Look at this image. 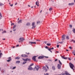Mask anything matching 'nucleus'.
Returning a JSON list of instances; mask_svg holds the SVG:
<instances>
[{
  "instance_id": "f257e3e1",
  "label": "nucleus",
  "mask_w": 75,
  "mask_h": 75,
  "mask_svg": "<svg viewBox=\"0 0 75 75\" xmlns=\"http://www.w3.org/2000/svg\"><path fill=\"white\" fill-rule=\"evenodd\" d=\"M69 64L71 68L73 69V71H74V64H72L71 63H70Z\"/></svg>"
},
{
  "instance_id": "f03ea898",
  "label": "nucleus",
  "mask_w": 75,
  "mask_h": 75,
  "mask_svg": "<svg viewBox=\"0 0 75 75\" xmlns=\"http://www.w3.org/2000/svg\"><path fill=\"white\" fill-rule=\"evenodd\" d=\"M39 69V67L38 66H36L35 68H34V70L35 71H38Z\"/></svg>"
},
{
  "instance_id": "7ed1b4c3",
  "label": "nucleus",
  "mask_w": 75,
  "mask_h": 75,
  "mask_svg": "<svg viewBox=\"0 0 75 75\" xmlns=\"http://www.w3.org/2000/svg\"><path fill=\"white\" fill-rule=\"evenodd\" d=\"M32 25L33 26L32 28L33 29V28H35V22H33L32 23Z\"/></svg>"
},
{
  "instance_id": "20e7f679",
  "label": "nucleus",
  "mask_w": 75,
  "mask_h": 75,
  "mask_svg": "<svg viewBox=\"0 0 75 75\" xmlns=\"http://www.w3.org/2000/svg\"><path fill=\"white\" fill-rule=\"evenodd\" d=\"M23 59V61H31V59H28V58L26 59Z\"/></svg>"
},
{
  "instance_id": "39448f33",
  "label": "nucleus",
  "mask_w": 75,
  "mask_h": 75,
  "mask_svg": "<svg viewBox=\"0 0 75 75\" xmlns=\"http://www.w3.org/2000/svg\"><path fill=\"white\" fill-rule=\"evenodd\" d=\"M37 57V56H33L32 58V59L33 61H36V59H35V58Z\"/></svg>"
},
{
  "instance_id": "423d86ee",
  "label": "nucleus",
  "mask_w": 75,
  "mask_h": 75,
  "mask_svg": "<svg viewBox=\"0 0 75 75\" xmlns=\"http://www.w3.org/2000/svg\"><path fill=\"white\" fill-rule=\"evenodd\" d=\"M42 68L43 70L45 71V72H47V68H46V67H43Z\"/></svg>"
},
{
  "instance_id": "0eeeda50",
  "label": "nucleus",
  "mask_w": 75,
  "mask_h": 75,
  "mask_svg": "<svg viewBox=\"0 0 75 75\" xmlns=\"http://www.w3.org/2000/svg\"><path fill=\"white\" fill-rule=\"evenodd\" d=\"M29 44H30V45H31V44H36V42H29Z\"/></svg>"
},
{
  "instance_id": "6e6552de",
  "label": "nucleus",
  "mask_w": 75,
  "mask_h": 75,
  "mask_svg": "<svg viewBox=\"0 0 75 75\" xmlns=\"http://www.w3.org/2000/svg\"><path fill=\"white\" fill-rule=\"evenodd\" d=\"M65 37H66V36L65 35H63L62 36V40H65Z\"/></svg>"
},
{
  "instance_id": "1a4fd4ad",
  "label": "nucleus",
  "mask_w": 75,
  "mask_h": 75,
  "mask_svg": "<svg viewBox=\"0 0 75 75\" xmlns=\"http://www.w3.org/2000/svg\"><path fill=\"white\" fill-rule=\"evenodd\" d=\"M57 67H58V69H60L61 68V66L59 64L58 65Z\"/></svg>"
},
{
  "instance_id": "9d476101",
  "label": "nucleus",
  "mask_w": 75,
  "mask_h": 75,
  "mask_svg": "<svg viewBox=\"0 0 75 75\" xmlns=\"http://www.w3.org/2000/svg\"><path fill=\"white\" fill-rule=\"evenodd\" d=\"M8 59V60H7V61H8V62H10V61H11V57H10Z\"/></svg>"
},
{
  "instance_id": "9b49d317",
  "label": "nucleus",
  "mask_w": 75,
  "mask_h": 75,
  "mask_svg": "<svg viewBox=\"0 0 75 75\" xmlns=\"http://www.w3.org/2000/svg\"><path fill=\"white\" fill-rule=\"evenodd\" d=\"M65 74L66 75H71V74H69V73H68L67 71H65Z\"/></svg>"
},
{
  "instance_id": "f8f14e48",
  "label": "nucleus",
  "mask_w": 75,
  "mask_h": 75,
  "mask_svg": "<svg viewBox=\"0 0 75 75\" xmlns=\"http://www.w3.org/2000/svg\"><path fill=\"white\" fill-rule=\"evenodd\" d=\"M19 40L20 41H23V40H24V38H21L19 39Z\"/></svg>"
},
{
  "instance_id": "ddd939ff",
  "label": "nucleus",
  "mask_w": 75,
  "mask_h": 75,
  "mask_svg": "<svg viewBox=\"0 0 75 75\" xmlns=\"http://www.w3.org/2000/svg\"><path fill=\"white\" fill-rule=\"evenodd\" d=\"M28 70H32V69H33V68H32L31 67H29L28 68Z\"/></svg>"
},
{
  "instance_id": "4468645a",
  "label": "nucleus",
  "mask_w": 75,
  "mask_h": 75,
  "mask_svg": "<svg viewBox=\"0 0 75 75\" xmlns=\"http://www.w3.org/2000/svg\"><path fill=\"white\" fill-rule=\"evenodd\" d=\"M38 58L39 59H42V58H44L43 56H40L38 57Z\"/></svg>"
},
{
  "instance_id": "2eb2a0df",
  "label": "nucleus",
  "mask_w": 75,
  "mask_h": 75,
  "mask_svg": "<svg viewBox=\"0 0 75 75\" xmlns=\"http://www.w3.org/2000/svg\"><path fill=\"white\" fill-rule=\"evenodd\" d=\"M74 3H69V6H72V5H74Z\"/></svg>"
},
{
  "instance_id": "dca6fc26",
  "label": "nucleus",
  "mask_w": 75,
  "mask_h": 75,
  "mask_svg": "<svg viewBox=\"0 0 75 75\" xmlns=\"http://www.w3.org/2000/svg\"><path fill=\"white\" fill-rule=\"evenodd\" d=\"M52 68L53 70H55V67L54 66H52Z\"/></svg>"
},
{
  "instance_id": "f3484780",
  "label": "nucleus",
  "mask_w": 75,
  "mask_h": 75,
  "mask_svg": "<svg viewBox=\"0 0 75 75\" xmlns=\"http://www.w3.org/2000/svg\"><path fill=\"white\" fill-rule=\"evenodd\" d=\"M22 57H27V55L25 54H22L21 55Z\"/></svg>"
},
{
  "instance_id": "a211bd4d",
  "label": "nucleus",
  "mask_w": 75,
  "mask_h": 75,
  "mask_svg": "<svg viewBox=\"0 0 75 75\" xmlns=\"http://www.w3.org/2000/svg\"><path fill=\"white\" fill-rule=\"evenodd\" d=\"M36 4L38 6H39V3L37 1L36 2Z\"/></svg>"
},
{
  "instance_id": "6ab92c4d",
  "label": "nucleus",
  "mask_w": 75,
  "mask_h": 75,
  "mask_svg": "<svg viewBox=\"0 0 75 75\" xmlns=\"http://www.w3.org/2000/svg\"><path fill=\"white\" fill-rule=\"evenodd\" d=\"M20 58L19 57H17L15 58L16 59H19Z\"/></svg>"
},
{
  "instance_id": "aec40b11",
  "label": "nucleus",
  "mask_w": 75,
  "mask_h": 75,
  "mask_svg": "<svg viewBox=\"0 0 75 75\" xmlns=\"http://www.w3.org/2000/svg\"><path fill=\"white\" fill-rule=\"evenodd\" d=\"M26 25L28 26L30 25V23H28L26 24Z\"/></svg>"
},
{
  "instance_id": "412c9836",
  "label": "nucleus",
  "mask_w": 75,
  "mask_h": 75,
  "mask_svg": "<svg viewBox=\"0 0 75 75\" xmlns=\"http://www.w3.org/2000/svg\"><path fill=\"white\" fill-rule=\"evenodd\" d=\"M18 23H22V20H20L18 22Z\"/></svg>"
},
{
  "instance_id": "4be33fe9",
  "label": "nucleus",
  "mask_w": 75,
  "mask_h": 75,
  "mask_svg": "<svg viewBox=\"0 0 75 75\" xmlns=\"http://www.w3.org/2000/svg\"><path fill=\"white\" fill-rule=\"evenodd\" d=\"M72 54H74V55H75V50H74V51L72 52Z\"/></svg>"
},
{
  "instance_id": "5701e85b",
  "label": "nucleus",
  "mask_w": 75,
  "mask_h": 75,
  "mask_svg": "<svg viewBox=\"0 0 75 75\" xmlns=\"http://www.w3.org/2000/svg\"><path fill=\"white\" fill-rule=\"evenodd\" d=\"M66 38H67V40H69V36H67Z\"/></svg>"
},
{
  "instance_id": "b1692460",
  "label": "nucleus",
  "mask_w": 75,
  "mask_h": 75,
  "mask_svg": "<svg viewBox=\"0 0 75 75\" xmlns=\"http://www.w3.org/2000/svg\"><path fill=\"white\" fill-rule=\"evenodd\" d=\"M1 18H2V16H1V13H0V19H1Z\"/></svg>"
},
{
  "instance_id": "393cba45",
  "label": "nucleus",
  "mask_w": 75,
  "mask_h": 75,
  "mask_svg": "<svg viewBox=\"0 0 75 75\" xmlns=\"http://www.w3.org/2000/svg\"><path fill=\"white\" fill-rule=\"evenodd\" d=\"M48 50H49V51H50V52H51V53H52V51H51V48L48 49Z\"/></svg>"
},
{
  "instance_id": "a878e982",
  "label": "nucleus",
  "mask_w": 75,
  "mask_h": 75,
  "mask_svg": "<svg viewBox=\"0 0 75 75\" xmlns=\"http://www.w3.org/2000/svg\"><path fill=\"white\" fill-rule=\"evenodd\" d=\"M16 27V25H14V26L13 27V29H14Z\"/></svg>"
},
{
  "instance_id": "bb28decb",
  "label": "nucleus",
  "mask_w": 75,
  "mask_h": 75,
  "mask_svg": "<svg viewBox=\"0 0 75 75\" xmlns=\"http://www.w3.org/2000/svg\"><path fill=\"white\" fill-rule=\"evenodd\" d=\"M47 45L48 46H50V45H51V44H50V43H47Z\"/></svg>"
},
{
  "instance_id": "cd10ccee",
  "label": "nucleus",
  "mask_w": 75,
  "mask_h": 75,
  "mask_svg": "<svg viewBox=\"0 0 75 75\" xmlns=\"http://www.w3.org/2000/svg\"><path fill=\"white\" fill-rule=\"evenodd\" d=\"M59 63L60 64V65H62V63L61 62V61H60V60H59Z\"/></svg>"
},
{
  "instance_id": "c85d7f7f",
  "label": "nucleus",
  "mask_w": 75,
  "mask_h": 75,
  "mask_svg": "<svg viewBox=\"0 0 75 75\" xmlns=\"http://www.w3.org/2000/svg\"><path fill=\"white\" fill-rule=\"evenodd\" d=\"M20 61H16V63H20Z\"/></svg>"
},
{
  "instance_id": "c756f323",
  "label": "nucleus",
  "mask_w": 75,
  "mask_h": 75,
  "mask_svg": "<svg viewBox=\"0 0 75 75\" xmlns=\"http://www.w3.org/2000/svg\"><path fill=\"white\" fill-rule=\"evenodd\" d=\"M61 74H62V75H65V73H64L63 72H62Z\"/></svg>"
},
{
  "instance_id": "7c9ffc66",
  "label": "nucleus",
  "mask_w": 75,
  "mask_h": 75,
  "mask_svg": "<svg viewBox=\"0 0 75 75\" xmlns=\"http://www.w3.org/2000/svg\"><path fill=\"white\" fill-rule=\"evenodd\" d=\"M73 31L74 33H75V29H74L73 30Z\"/></svg>"
},
{
  "instance_id": "2f4dec72",
  "label": "nucleus",
  "mask_w": 75,
  "mask_h": 75,
  "mask_svg": "<svg viewBox=\"0 0 75 75\" xmlns=\"http://www.w3.org/2000/svg\"><path fill=\"white\" fill-rule=\"evenodd\" d=\"M40 21H38L37 22V24H40Z\"/></svg>"
},
{
  "instance_id": "473e14b6",
  "label": "nucleus",
  "mask_w": 75,
  "mask_h": 75,
  "mask_svg": "<svg viewBox=\"0 0 75 75\" xmlns=\"http://www.w3.org/2000/svg\"><path fill=\"white\" fill-rule=\"evenodd\" d=\"M4 5V4H2V3H0V6H3Z\"/></svg>"
},
{
  "instance_id": "72a5a7b5",
  "label": "nucleus",
  "mask_w": 75,
  "mask_h": 75,
  "mask_svg": "<svg viewBox=\"0 0 75 75\" xmlns=\"http://www.w3.org/2000/svg\"><path fill=\"white\" fill-rule=\"evenodd\" d=\"M34 65V64L32 63L30 65V67H31V66H33V65Z\"/></svg>"
},
{
  "instance_id": "f704fd0d",
  "label": "nucleus",
  "mask_w": 75,
  "mask_h": 75,
  "mask_svg": "<svg viewBox=\"0 0 75 75\" xmlns=\"http://www.w3.org/2000/svg\"><path fill=\"white\" fill-rule=\"evenodd\" d=\"M49 10L50 11H51V10H52V8H50L49 9Z\"/></svg>"
},
{
  "instance_id": "c9c22d12",
  "label": "nucleus",
  "mask_w": 75,
  "mask_h": 75,
  "mask_svg": "<svg viewBox=\"0 0 75 75\" xmlns=\"http://www.w3.org/2000/svg\"><path fill=\"white\" fill-rule=\"evenodd\" d=\"M69 48L71 50H72V47H69Z\"/></svg>"
},
{
  "instance_id": "e433bc0d",
  "label": "nucleus",
  "mask_w": 75,
  "mask_h": 75,
  "mask_svg": "<svg viewBox=\"0 0 75 75\" xmlns=\"http://www.w3.org/2000/svg\"><path fill=\"white\" fill-rule=\"evenodd\" d=\"M6 33V31H4L2 33L4 34V33Z\"/></svg>"
},
{
  "instance_id": "4c0bfd02",
  "label": "nucleus",
  "mask_w": 75,
  "mask_h": 75,
  "mask_svg": "<svg viewBox=\"0 0 75 75\" xmlns=\"http://www.w3.org/2000/svg\"><path fill=\"white\" fill-rule=\"evenodd\" d=\"M2 55V53H0V58L1 57V55Z\"/></svg>"
},
{
  "instance_id": "58836bf2",
  "label": "nucleus",
  "mask_w": 75,
  "mask_h": 75,
  "mask_svg": "<svg viewBox=\"0 0 75 75\" xmlns=\"http://www.w3.org/2000/svg\"><path fill=\"white\" fill-rule=\"evenodd\" d=\"M26 63H27V62H23V64H26Z\"/></svg>"
},
{
  "instance_id": "ea45409f",
  "label": "nucleus",
  "mask_w": 75,
  "mask_h": 75,
  "mask_svg": "<svg viewBox=\"0 0 75 75\" xmlns=\"http://www.w3.org/2000/svg\"><path fill=\"white\" fill-rule=\"evenodd\" d=\"M46 67H47V68L48 69H49V68L48 67V66H47V65H46Z\"/></svg>"
},
{
  "instance_id": "a19ab883",
  "label": "nucleus",
  "mask_w": 75,
  "mask_h": 75,
  "mask_svg": "<svg viewBox=\"0 0 75 75\" xmlns=\"http://www.w3.org/2000/svg\"><path fill=\"white\" fill-rule=\"evenodd\" d=\"M69 27H71V28H72V25H69Z\"/></svg>"
},
{
  "instance_id": "79ce46f5",
  "label": "nucleus",
  "mask_w": 75,
  "mask_h": 75,
  "mask_svg": "<svg viewBox=\"0 0 75 75\" xmlns=\"http://www.w3.org/2000/svg\"><path fill=\"white\" fill-rule=\"evenodd\" d=\"M63 42H59V43H60V44H62L63 43Z\"/></svg>"
},
{
  "instance_id": "37998d69",
  "label": "nucleus",
  "mask_w": 75,
  "mask_h": 75,
  "mask_svg": "<svg viewBox=\"0 0 75 75\" xmlns=\"http://www.w3.org/2000/svg\"><path fill=\"white\" fill-rule=\"evenodd\" d=\"M44 74V75H49V74H48V73H46V74Z\"/></svg>"
},
{
  "instance_id": "c03bdc74",
  "label": "nucleus",
  "mask_w": 75,
  "mask_h": 75,
  "mask_svg": "<svg viewBox=\"0 0 75 75\" xmlns=\"http://www.w3.org/2000/svg\"><path fill=\"white\" fill-rule=\"evenodd\" d=\"M62 59H64L65 57L64 56H62Z\"/></svg>"
},
{
  "instance_id": "a18cd8bd",
  "label": "nucleus",
  "mask_w": 75,
  "mask_h": 75,
  "mask_svg": "<svg viewBox=\"0 0 75 75\" xmlns=\"http://www.w3.org/2000/svg\"><path fill=\"white\" fill-rule=\"evenodd\" d=\"M16 67H13V69H16Z\"/></svg>"
},
{
  "instance_id": "49530a36",
  "label": "nucleus",
  "mask_w": 75,
  "mask_h": 75,
  "mask_svg": "<svg viewBox=\"0 0 75 75\" xmlns=\"http://www.w3.org/2000/svg\"><path fill=\"white\" fill-rule=\"evenodd\" d=\"M57 48H59V45H57Z\"/></svg>"
},
{
  "instance_id": "de8ad7c7",
  "label": "nucleus",
  "mask_w": 75,
  "mask_h": 75,
  "mask_svg": "<svg viewBox=\"0 0 75 75\" xmlns=\"http://www.w3.org/2000/svg\"><path fill=\"white\" fill-rule=\"evenodd\" d=\"M64 59H67V57H64Z\"/></svg>"
},
{
  "instance_id": "09e8293b",
  "label": "nucleus",
  "mask_w": 75,
  "mask_h": 75,
  "mask_svg": "<svg viewBox=\"0 0 75 75\" xmlns=\"http://www.w3.org/2000/svg\"><path fill=\"white\" fill-rule=\"evenodd\" d=\"M19 46V45H17L16 46V47H18Z\"/></svg>"
},
{
  "instance_id": "8fccbe9b",
  "label": "nucleus",
  "mask_w": 75,
  "mask_h": 75,
  "mask_svg": "<svg viewBox=\"0 0 75 75\" xmlns=\"http://www.w3.org/2000/svg\"><path fill=\"white\" fill-rule=\"evenodd\" d=\"M36 41H40V40L38 39L36 40Z\"/></svg>"
},
{
  "instance_id": "3c124183",
  "label": "nucleus",
  "mask_w": 75,
  "mask_h": 75,
  "mask_svg": "<svg viewBox=\"0 0 75 75\" xmlns=\"http://www.w3.org/2000/svg\"><path fill=\"white\" fill-rule=\"evenodd\" d=\"M10 6H11V7H13V4H12L11 5H10Z\"/></svg>"
},
{
  "instance_id": "603ef678",
  "label": "nucleus",
  "mask_w": 75,
  "mask_h": 75,
  "mask_svg": "<svg viewBox=\"0 0 75 75\" xmlns=\"http://www.w3.org/2000/svg\"><path fill=\"white\" fill-rule=\"evenodd\" d=\"M44 44H47V42H44Z\"/></svg>"
},
{
  "instance_id": "864d4df0",
  "label": "nucleus",
  "mask_w": 75,
  "mask_h": 75,
  "mask_svg": "<svg viewBox=\"0 0 75 75\" xmlns=\"http://www.w3.org/2000/svg\"><path fill=\"white\" fill-rule=\"evenodd\" d=\"M51 50H54V47H52L51 48H50Z\"/></svg>"
},
{
  "instance_id": "5fc2aeb1",
  "label": "nucleus",
  "mask_w": 75,
  "mask_h": 75,
  "mask_svg": "<svg viewBox=\"0 0 75 75\" xmlns=\"http://www.w3.org/2000/svg\"><path fill=\"white\" fill-rule=\"evenodd\" d=\"M16 29H15L13 30V31H16Z\"/></svg>"
},
{
  "instance_id": "6e6d98bb",
  "label": "nucleus",
  "mask_w": 75,
  "mask_h": 75,
  "mask_svg": "<svg viewBox=\"0 0 75 75\" xmlns=\"http://www.w3.org/2000/svg\"><path fill=\"white\" fill-rule=\"evenodd\" d=\"M14 25V23H12L11 24V25Z\"/></svg>"
},
{
  "instance_id": "4d7b16f0",
  "label": "nucleus",
  "mask_w": 75,
  "mask_h": 75,
  "mask_svg": "<svg viewBox=\"0 0 75 75\" xmlns=\"http://www.w3.org/2000/svg\"><path fill=\"white\" fill-rule=\"evenodd\" d=\"M15 47H16V46H13V48H15Z\"/></svg>"
},
{
  "instance_id": "13d9d810",
  "label": "nucleus",
  "mask_w": 75,
  "mask_h": 75,
  "mask_svg": "<svg viewBox=\"0 0 75 75\" xmlns=\"http://www.w3.org/2000/svg\"><path fill=\"white\" fill-rule=\"evenodd\" d=\"M48 61H51H51H52V60H48Z\"/></svg>"
},
{
  "instance_id": "bf43d9fd",
  "label": "nucleus",
  "mask_w": 75,
  "mask_h": 75,
  "mask_svg": "<svg viewBox=\"0 0 75 75\" xmlns=\"http://www.w3.org/2000/svg\"><path fill=\"white\" fill-rule=\"evenodd\" d=\"M27 54L28 55H29V54H30V53H27Z\"/></svg>"
},
{
  "instance_id": "052dcab7",
  "label": "nucleus",
  "mask_w": 75,
  "mask_h": 75,
  "mask_svg": "<svg viewBox=\"0 0 75 75\" xmlns=\"http://www.w3.org/2000/svg\"><path fill=\"white\" fill-rule=\"evenodd\" d=\"M68 59H69V60H71V58H70L69 57V58H68Z\"/></svg>"
},
{
  "instance_id": "680f3d73",
  "label": "nucleus",
  "mask_w": 75,
  "mask_h": 75,
  "mask_svg": "<svg viewBox=\"0 0 75 75\" xmlns=\"http://www.w3.org/2000/svg\"><path fill=\"white\" fill-rule=\"evenodd\" d=\"M57 59H56L55 60V61H57Z\"/></svg>"
},
{
  "instance_id": "e2e57ef3",
  "label": "nucleus",
  "mask_w": 75,
  "mask_h": 75,
  "mask_svg": "<svg viewBox=\"0 0 75 75\" xmlns=\"http://www.w3.org/2000/svg\"><path fill=\"white\" fill-rule=\"evenodd\" d=\"M45 48H48V47H47V46H46Z\"/></svg>"
},
{
  "instance_id": "0e129e2a",
  "label": "nucleus",
  "mask_w": 75,
  "mask_h": 75,
  "mask_svg": "<svg viewBox=\"0 0 75 75\" xmlns=\"http://www.w3.org/2000/svg\"><path fill=\"white\" fill-rule=\"evenodd\" d=\"M66 51H69V50H66Z\"/></svg>"
},
{
  "instance_id": "69168bd1",
  "label": "nucleus",
  "mask_w": 75,
  "mask_h": 75,
  "mask_svg": "<svg viewBox=\"0 0 75 75\" xmlns=\"http://www.w3.org/2000/svg\"><path fill=\"white\" fill-rule=\"evenodd\" d=\"M17 3L15 4V5H17Z\"/></svg>"
},
{
  "instance_id": "338daca9",
  "label": "nucleus",
  "mask_w": 75,
  "mask_h": 75,
  "mask_svg": "<svg viewBox=\"0 0 75 75\" xmlns=\"http://www.w3.org/2000/svg\"><path fill=\"white\" fill-rule=\"evenodd\" d=\"M73 42H74V43H75V40H74Z\"/></svg>"
},
{
  "instance_id": "774afa93",
  "label": "nucleus",
  "mask_w": 75,
  "mask_h": 75,
  "mask_svg": "<svg viewBox=\"0 0 75 75\" xmlns=\"http://www.w3.org/2000/svg\"><path fill=\"white\" fill-rule=\"evenodd\" d=\"M3 40H6V39L4 38V39H3Z\"/></svg>"
}]
</instances>
